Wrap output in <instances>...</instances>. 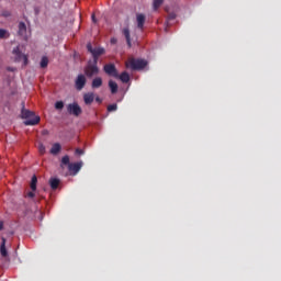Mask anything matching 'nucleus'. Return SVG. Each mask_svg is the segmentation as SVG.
Segmentation results:
<instances>
[{
    "instance_id": "10",
    "label": "nucleus",
    "mask_w": 281,
    "mask_h": 281,
    "mask_svg": "<svg viewBox=\"0 0 281 281\" xmlns=\"http://www.w3.org/2000/svg\"><path fill=\"white\" fill-rule=\"evenodd\" d=\"M1 245H0V255L2 258H4L5 260H8L9 255H8V248H5V237L1 238Z\"/></svg>"
},
{
    "instance_id": "9",
    "label": "nucleus",
    "mask_w": 281,
    "mask_h": 281,
    "mask_svg": "<svg viewBox=\"0 0 281 281\" xmlns=\"http://www.w3.org/2000/svg\"><path fill=\"white\" fill-rule=\"evenodd\" d=\"M12 54L14 56V61L15 63H21V60H23V56H25V54H23L21 52V48H19V46H16L15 48H13Z\"/></svg>"
},
{
    "instance_id": "12",
    "label": "nucleus",
    "mask_w": 281,
    "mask_h": 281,
    "mask_svg": "<svg viewBox=\"0 0 281 281\" xmlns=\"http://www.w3.org/2000/svg\"><path fill=\"white\" fill-rule=\"evenodd\" d=\"M95 100V94L93 92H88L83 94V102L87 105L93 104V101Z\"/></svg>"
},
{
    "instance_id": "31",
    "label": "nucleus",
    "mask_w": 281,
    "mask_h": 281,
    "mask_svg": "<svg viewBox=\"0 0 281 281\" xmlns=\"http://www.w3.org/2000/svg\"><path fill=\"white\" fill-rule=\"evenodd\" d=\"M175 19H177V14L170 13V14L168 15V20H169V21H175Z\"/></svg>"
},
{
    "instance_id": "16",
    "label": "nucleus",
    "mask_w": 281,
    "mask_h": 281,
    "mask_svg": "<svg viewBox=\"0 0 281 281\" xmlns=\"http://www.w3.org/2000/svg\"><path fill=\"white\" fill-rule=\"evenodd\" d=\"M49 186L52 190H58V187L60 186V180L57 178H50Z\"/></svg>"
},
{
    "instance_id": "3",
    "label": "nucleus",
    "mask_w": 281,
    "mask_h": 281,
    "mask_svg": "<svg viewBox=\"0 0 281 281\" xmlns=\"http://www.w3.org/2000/svg\"><path fill=\"white\" fill-rule=\"evenodd\" d=\"M83 72L86 78H93V76H98V74H100V67H98V61L89 60L83 68Z\"/></svg>"
},
{
    "instance_id": "37",
    "label": "nucleus",
    "mask_w": 281,
    "mask_h": 281,
    "mask_svg": "<svg viewBox=\"0 0 281 281\" xmlns=\"http://www.w3.org/2000/svg\"><path fill=\"white\" fill-rule=\"evenodd\" d=\"M95 101H97V102H102V99H100V97H97V98H95Z\"/></svg>"
},
{
    "instance_id": "2",
    "label": "nucleus",
    "mask_w": 281,
    "mask_h": 281,
    "mask_svg": "<svg viewBox=\"0 0 281 281\" xmlns=\"http://www.w3.org/2000/svg\"><path fill=\"white\" fill-rule=\"evenodd\" d=\"M148 65V61L144 59H137V58H130L126 61L127 69H132L133 71H140Z\"/></svg>"
},
{
    "instance_id": "21",
    "label": "nucleus",
    "mask_w": 281,
    "mask_h": 281,
    "mask_svg": "<svg viewBox=\"0 0 281 281\" xmlns=\"http://www.w3.org/2000/svg\"><path fill=\"white\" fill-rule=\"evenodd\" d=\"M47 65H49V58H47V56H43L40 66L42 69H45L47 68Z\"/></svg>"
},
{
    "instance_id": "29",
    "label": "nucleus",
    "mask_w": 281,
    "mask_h": 281,
    "mask_svg": "<svg viewBox=\"0 0 281 281\" xmlns=\"http://www.w3.org/2000/svg\"><path fill=\"white\" fill-rule=\"evenodd\" d=\"M38 151H40L41 155H45V145L40 144L38 145Z\"/></svg>"
},
{
    "instance_id": "4",
    "label": "nucleus",
    "mask_w": 281,
    "mask_h": 281,
    "mask_svg": "<svg viewBox=\"0 0 281 281\" xmlns=\"http://www.w3.org/2000/svg\"><path fill=\"white\" fill-rule=\"evenodd\" d=\"M87 49L92 55V58H93L92 63H98L100 56H103V54H105L106 52L104 47H100V46L93 47L91 43L87 44Z\"/></svg>"
},
{
    "instance_id": "8",
    "label": "nucleus",
    "mask_w": 281,
    "mask_h": 281,
    "mask_svg": "<svg viewBox=\"0 0 281 281\" xmlns=\"http://www.w3.org/2000/svg\"><path fill=\"white\" fill-rule=\"evenodd\" d=\"M60 168L65 170V168L68 169L69 172H71V160L69 159V156L66 155L61 158Z\"/></svg>"
},
{
    "instance_id": "5",
    "label": "nucleus",
    "mask_w": 281,
    "mask_h": 281,
    "mask_svg": "<svg viewBox=\"0 0 281 281\" xmlns=\"http://www.w3.org/2000/svg\"><path fill=\"white\" fill-rule=\"evenodd\" d=\"M103 71L108 76H112L113 78H120V74H117V68H115L114 64H106V65H104Z\"/></svg>"
},
{
    "instance_id": "1",
    "label": "nucleus",
    "mask_w": 281,
    "mask_h": 281,
    "mask_svg": "<svg viewBox=\"0 0 281 281\" xmlns=\"http://www.w3.org/2000/svg\"><path fill=\"white\" fill-rule=\"evenodd\" d=\"M22 117L24 121L25 126H36L38 122H41V116H36L34 112L30 110H22Z\"/></svg>"
},
{
    "instance_id": "23",
    "label": "nucleus",
    "mask_w": 281,
    "mask_h": 281,
    "mask_svg": "<svg viewBox=\"0 0 281 281\" xmlns=\"http://www.w3.org/2000/svg\"><path fill=\"white\" fill-rule=\"evenodd\" d=\"M161 5H164V0H154V2H153L154 10H159V8H161Z\"/></svg>"
},
{
    "instance_id": "6",
    "label": "nucleus",
    "mask_w": 281,
    "mask_h": 281,
    "mask_svg": "<svg viewBox=\"0 0 281 281\" xmlns=\"http://www.w3.org/2000/svg\"><path fill=\"white\" fill-rule=\"evenodd\" d=\"M87 85V77L85 75H78L77 79L75 80V87L77 91H82Z\"/></svg>"
},
{
    "instance_id": "28",
    "label": "nucleus",
    "mask_w": 281,
    "mask_h": 281,
    "mask_svg": "<svg viewBox=\"0 0 281 281\" xmlns=\"http://www.w3.org/2000/svg\"><path fill=\"white\" fill-rule=\"evenodd\" d=\"M23 60V67H27V65L30 64V59L27 58V55L22 57Z\"/></svg>"
},
{
    "instance_id": "17",
    "label": "nucleus",
    "mask_w": 281,
    "mask_h": 281,
    "mask_svg": "<svg viewBox=\"0 0 281 281\" xmlns=\"http://www.w3.org/2000/svg\"><path fill=\"white\" fill-rule=\"evenodd\" d=\"M117 78L121 80V82H124V83H127L131 81V75H128V72L126 71H123L121 75H119Z\"/></svg>"
},
{
    "instance_id": "15",
    "label": "nucleus",
    "mask_w": 281,
    "mask_h": 281,
    "mask_svg": "<svg viewBox=\"0 0 281 281\" xmlns=\"http://www.w3.org/2000/svg\"><path fill=\"white\" fill-rule=\"evenodd\" d=\"M60 150H63V146H60L59 143H55L53 144L52 148H50V155H58V153H60Z\"/></svg>"
},
{
    "instance_id": "18",
    "label": "nucleus",
    "mask_w": 281,
    "mask_h": 281,
    "mask_svg": "<svg viewBox=\"0 0 281 281\" xmlns=\"http://www.w3.org/2000/svg\"><path fill=\"white\" fill-rule=\"evenodd\" d=\"M27 32V26L24 24V22H20L19 23V31H18V34L20 36H24V34H26Z\"/></svg>"
},
{
    "instance_id": "7",
    "label": "nucleus",
    "mask_w": 281,
    "mask_h": 281,
    "mask_svg": "<svg viewBox=\"0 0 281 281\" xmlns=\"http://www.w3.org/2000/svg\"><path fill=\"white\" fill-rule=\"evenodd\" d=\"M82 166H85V162H82V160L72 162L71 164V177H76V175H78V172H80V170L82 169Z\"/></svg>"
},
{
    "instance_id": "19",
    "label": "nucleus",
    "mask_w": 281,
    "mask_h": 281,
    "mask_svg": "<svg viewBox=\"0 0 281 281\" xmlns=\"http://www.w3.org/2000/svg\"><path fill=\"white\" fill-rule=\"evenodd\" d=\"M123 35L126 38V43H127L128 47H131L132 46V44H131V30H128V27L123 29Z\"/></svg>"
},
{
    "instance_id": "35",
    "label": "nucleus",
    "mask_w": 281,
    "mask_h": 281,
    "mask_svg": "<svg viewBox=\"0 0 281 281\" xmlns=\"http://www.w3.org/2000/svg\"><path fill=\"white\" fill-rule=\"evenodd\" d=\"M7 69H8V71H16V68H12V67H9Z\"/></svg>"
},
{
    "instance_id": "30",
    "label": "nucleus",
    "mask_w": 281,
    "mask_h": 281,
    "mask_svg": "<svg viewBox=\"0 0 281 281\" xmlns=\"http://www.w3.org/2000/svg\"><path fill=\"white\" fill-rule=\"evenodd\" d=\"M12 13H10V11H2L1 12V16H4V19H8V16H11Z\"/></svg>"
},
{
    "instance_id": "20",
    "label": "nucleus",
    "mask_w": 281,
    "mask_h": 281,
    "mask_svg": "<svg viewBox=\"0 0 281 281\" xmlns=\"http://www.w3.org/2000/svg\"><path fill=\"white\" fill-rule=\"evenodd\" d=\"M109 88H110L111 93H113V94H115L119 89L117 83L113 80L109 81Z\"/></svg>"
},
{
    "instance_id": "27",
    "label": "nucleus",
    "mask_w": 281,
    "mask_h": 281,
    "mask_svg": "<svg viewBox=\"0 0 281 281\" xmlns=\"http://www.w3.org/2000/svg\"><path fill=\"white\" fill-rule=\"evenodd\" d=\"M75 155H76L77 157H80V156L85 155V149L77 148V149L75 150Z\"/></svg>"
},
{
    "instance_id": "33",
    "label": "nucleus",
    "mask_w": 281,
    "mask_h": 281,
    "mask_svg": "<svg viewBox=\"0 0 281 281\" xmlns=\"http://www.w3.org/2000/svg\"><path fill=\"white\" fill-rule=\"evenodd\" d=\"M92 22L98 23V20L95 19V14L91 15Z\"/></svg>"
},
{
    "instance_id": "22",
    "label": "nucleus",
    "mask_w": 281,
    "mask_h": 281,
    "mask_svg": "<svg viewBox=\"0 0 281 281\" xmlns=\"http://www.w3.org/2000/svg\"><path fill=\"white\" fill-rule=\"evenodd\" d=\"M36 183H38V178H36V176H33L31 180V190L33 192H36Z\"/></svg>"
},
{
    "instance_id": "14",
    "label": "nucleus",
    "mask_w": 281,
    "mask_h": 281,
    "mask_svg": "<svg viewBox=\"0 0 281 281\" xmlns=\"http://www.w3.org/2000/svg\"><path fill=\"white\" fill-rule=\"evenodd\" d=\"M82 113V108H80V105H78V103H72L71 104V114L76 115V117H78V115H80Z\"/></svg>"
},
{
    "instance_id": "32",
    "label": "nucleus",
    "mask_w": 281,
    "mask_h": 281,
    "mask_svg": "<svg viewBox=\"0 0 281 281\" xmlns=\"http://www.w3.org/2000/svg\"><path fill=\"white\" fill-rule=\"evenodd\" d=\"M26 196H29V199H34L35 194L34 191H30Z\"/></svg>"
},
{
    "instance_id": "26",
    "label": "nucleus",
    "mask_w": 281,
    "mask_h": 281,
    "mask_svg": "<svg viewBox=\"0 0 281 281\" xmlns=\"http://www.w3.org/2000/svg\"><path fill=\"white\" fill-rule=\"evenodd\" d=\"M108 111L111 113L113 111H117V104L113 103L108 105Z\"/></svg>"
},
{
    "instance_id": "11",
    "label": "nucleus",
    "mask_w": 281,
    "mask_h": 281,
    "mask_svg": "<svg viewBox=\"0 0 281 281\" xmlns=\"http://www.w3.org/2000/svg\"><path fill=\"white\" fill-rule=\"evenodd\" d=\"M136 22L138 30H144V23H146V15H144L143 13H137Z\"/></svg>"
},
{
    "instance_id": "13",
    "label": "nucleus",
    "mask_w": 281,
    "mask_h": 281,
    "mask_svg": "<svg viewBox=\"0 0 281 281\" xmlns=\"http://www.w3.org/2000/svg\"><path fill=\"white\" fill-rule=\"evenodd\" d=\"M102 85H103L102 77H95L92 79L91 89H100Z\"/></svg>"
},
{
    "instance_id": "24",
    "label": "nucleus",
    "mask_w": 281,
    "mask_h": 281,
    "mask_svg": "<svg viewBox=\"0 0 281 281\" xmlns=\"http://www.w3.org/2000/svg\"><path fill=\"white\" fill-rule=\"evenodd\" d=\"M0 38H10V33L5 29H0Z\"/></svg>"
},
{
    "instance_id": "34",
    "label": "nucleus",
    "mask_w": 281,
    "mask_h": 281,
    "mask_svg": "<svg viewBox=\"0 0 281 281\" xmlns=\"http://www.w3.org/2000/svg\"><path fill=\"white\" fill-rule=\"evenodd\" d=\"M67 111H68V113H71V103H69V104L67 105Z\"/></svg>"
},
{
    "instance_id": "36",
    "label": "nucleus",
    "mask_w": 281,
    "mask_h": 281,
    "mask_svg": "<svg viewBox=\"0 0 281 281\" xmlns=\"http://www.w3.org/2000/svg\"><path fill=\"white\" fill-rule=\"evenodd\" d=\"M3 229V222L0 221V232Z\"/></svg>"
},
{
    "instance_id": "25",
    "label": "nucleus",
    "mask_w": 281,
    "mask_h": 281,
    "mask_svg": "<svg viewBox=\"0 0 281 281\" xmlns=\"http://www.w3.org/2000/svg\"><path fill=\"white\" fill-rule=\"evenodd\" d=\"M64 106H65V103H63V101H57L55 103V109H57V111H60Z\"/></svg>"
},
{
    "instance_id": "38",
    "label": "nucleus",
    "mask_w": 281,
    "mask_h": 281,
    "mask_svg": "<svg viewBox=\"0 0 281 281\" xmlns=\"http://www.w3.org/2000/svg\"><path fill=\"white\" fill-rule=\"evenodd\" d=\"M111 42H112V43H115V40H112Z\"/></svg>"
}]
</instances>
